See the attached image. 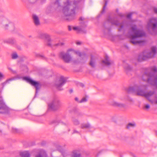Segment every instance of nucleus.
<instances>
[{"mask_svg": "<svg viewBox=\"0 0 157 157\" xmlns=\"http://www.w3.org/2000/svg\"><path fill=\"white\" fill-rule=\"evenodd\" d=\"M147 89V85H141L139 86H135L130 87L127 89L129 93L136 94L137 95L144 96L150 102L157 104V98L155 100L154 99L155 96V91H149L145 92Z\"/></svg>", "mask_w": 157, "mask_h": 157, "instance_id": "obj_1", "label": "nucleus"}, {"mask_svg": "<svg viewBox=\"0 0 157 157\" xmlns=\"http://www.w3.org/2000/svg\"><path fill=\"white\" fill-rule=\"evenodd\" d=\"M131 29L134 35L131 36L130 42L134 45L144 43L145 41L141 40L139 38L146 36V33L142 29H137L136 25L132 26Z\"/></svg>", "mask_w": 157, "mask_h": 157, "instance_id": "obj_2", "label": "nucleus"}, {"mask_svg": "<svg viewBox=\"0 0 157 157\" xmlns=\"http://www.w3.org/2000/svg\"><path fill=\"white\" fill-rule=\"evenodd\" d=\"M157 53V48L153 46L150 51H145L141 53L138 56L137 60L139 62H142L150 58H153Z\"/></svg>", "mask_w": 157, "mask_h": 157, "instance_id": "obj_3", "label": "nucleus"}, {"mask_svg": "<svg viewBox=\"0 0 157 157\" xmlns=\"http://www.w3.org/2000/svg\"><path fill=\"white\" fill-rule=\"evenodd\" d=\"M73 53H75L79 56H81L82 54L78 52H75L74 50L72 48L68 49L66 52H62L59 53L60 57L65 63H69L72 61L71 55Z\"/></svg>", "mask_w": 157, "mask_h": 157, "instance_id": "obj_4", "label": "nucleus"}, {"mask_svg": "<svg viewBox=\"0 0 157 157\" xmlns=\"http://www.w3.org/2000/svg\"><path fill=\"white\" fill-rule=\"evenodd\" d=\"M147 28L149 32L152 35L157 34V18L150 19L147 24Z\"/></svg>", "mask_w": 157, "mask_h": 157, "instance_id": "obj_5", "label": "nucleus"}, {"mask_svg": "<svg viewBox=\"0 0 157 157\" xmlns=\"http://www.w3.org/2000/svg\"><path fill=\"white\" fill-rule=\"evenodd\" d=\"M71 2H70L69 0H66V2H64L63 12L66 16L72 17L75 15V9H71Z\"/></svg>", "mask_w": 157, "mask_h": 157, "instance_id": "obj_6", "label": "nucleus"}, {"mask_svg": "<svg viewBox=\"0 0 157 157\" xmlns=\"http://www.w3.org/2000/svg\"><path fill=\"white\" fill-rule=\"evenodd\" d=\"M61 105V102L57 98H54L51 102L48 104L49 108L52 110H56L58 109L60 107Z\"/></svg>", "mask_w": 157, "mask_h": 157, "instance_id": "obj_7", "label": "nucleus"}, {"mask_svg": "<svg viewBox=\"0 0 157 157\" xmlns=\"http://www.w3.org/2000/svg\"><path fill=\"white\" fill-rule=\"evenodd\" d=\"M4 29L11 31L14 30L15 27L14 24L6 18H5L2 22Z\"/></svg>", "mask_w": 157, "mask_h": 157, "instance_id": "obj_8", "label": "nucleus"}, {"mask_svg": "<svg viewBox=\"0 0 157 157\" xmlns=\"http://www.w3.org/2000/svg\"><path fill=\"white\" fill-rule=\"evenodd\" d=\"M24 79L26 80L27 82L29 83L31 85L35 88L36 93L37 92L38 90L40 89L41 87V85L40 83L35 81L29 77H24Z\"/></svg>", "mask_w": 157, "mask_h": 157, "instance_id": "obj_9", "label": "nucleus"}, {"mask_svg": "<svg viewBox=\"0 0 157 157\" xmlns=\"http://www.w3.org/2000/svg\"><path fill=\"white\" fill-rule=\"evenodd\" d=\"M66 78L61 76L59 80L56 81L55 85L58 90H63L62 87L66 82Z\"/></svg>", "mask_w": 157, "mask_h": 157, "instance_id": "obj_10", "label": "nucleus"}, {"mask_svg": "<svg viewBox=\"0 0 157 157\" xmlns=\"http://www.w3.org/2000/svg\"><path fill=\"white\" fill-rule=\"evenodd\" d=\"M9 111V108L4 103L2 98H0V113H6Z\"/></svg>", "mask_w": 157, "mask_h": 157, "instance_id": "obj_11", "label": "nucleus"}, {"mask_svg": "<svg viewBox=\"0 0 157 157\" xmlns=\"http://www.w3.org/2000/svg\"><path fill=\"white\" fill-rule=\"evenodd\" d=\"M42 36V38H45V41L47 46L51 47L52 45L53 44L51 43V40L48 35L46 34H43Z\"/></svg>", "mask_w": 157, "mask_h": 157, "instance_id": "obj_12", "label": "nucleus"}, {"mask_svg": "<svg viewBox=\"0 0 157 157\" xmlns=\"http://www.w3.org/2000/svg\"><path fill=\"white\" fill-rule=\"evenodd\" d=\"M109 104L113 106L119 107L121 108H125V104L117 102L115 101H111L109 102Z\"/></svg>", "mask_w": 157, "mask_h": 157, "instance_id": "obj_13", "label": "nucleus"}, {"mask_svg": "<svg viewBox=\"0 0 157 157\" xmlns=\"http://www.w3.org/2000/svg\"><path fill=\"white\" fill-rule=\"evenodd\" d=\"M111 22L112 24L120 27L118 29V30L120 31H121L123 28L124 26V23L123 22L120 23L117 21H113Z\"/></svg>", "mask_w": 157, "mask_h": 157, "instance_id": "obj_14", "label": "nucleus"}, {"mask_svg": "<svg viewBox=\"0 0 157 157\" xmlns=\"http://www.w3.org/2000/svg\"><path fill=\"white\" fill-rule=\"evenodd\" d=\"M102 63L107 66H109L113 63V62L110 61L109 57L107 56H105V60H102Z\"/></svg>", "mask_w": 157, "mask_h": 157, "instance_id": "obj_15", "label": "nucleus"}, {"mask_svg": "<svg viewBox=\"0 0 157 157\" xmlns=\"http://www.w3.org/2000/svg\"><path fill=\"white\" fill-rule=\"evenodd\" d=\"M89 65L92 67L94 68L96 66L95 59L93 56H91Z\"/></svg>", "mask_w": 157, "mask_h": 157, "instance_id": "obj_16", "label": "nucleus"}, {"mask_svg": "<svg viewBox=\"0 0 157 157\" xmlns=\"http://www.w3.org/2000/svg\"><path fill=\"white\" fill-rule=\"evenodd\" d=\"M33 18L35 25L36 26L40 25V22L38 17L36 15H33Z\"/></svg>", "mask_w": 157, "mask_h": 157, "instance_id": "obj_17", "label": "nucleus"}, {"mask_svg": "<svg viewBox=\"0 0 157 157\" xmlns=\"http://www.w3.org/2000/svg\"><path fill=\"white\" fill-rule=\"evenodd\" d=\"M20 155L21 157H30V154L28 151H24L20 153Z\"/></svg>", "mask_w": 157, "mask_h": 157, "instance_id": "obj_18", "label": "nucleus"}, {"mask_svg": "<svg viewBox=\"0 0 157 157\" xmlns=\"http://www.w3.org/2000/svg\"><path fill=\"white\" fill-rule=\"evenodd\" d=\"M71 121L73 124L75 125H78L80 124L79 121L75 117H72L71 118Z\"/></svg>", "mask_w": 157, "mask_h": 157, "instance_id": "obj_19", "label": "nucleus"}, {"mask_svg": "<svg viewBox=\"0 0 157 157\" xmlns=\"http://www.w3.org/2000/svg\"><path fill=\"white\" fill-rule=\"evenodd\" d=\"M124 68L126 72L131 71L132 70V67L128 64H125Z\"/></svg>", "mask_w": 157, "mask_h": 157, "instance_id": "obj_20", "label": "nucleus"}, {"mask_svg": "<svg viewBox=\"0 0 157 157\" xmlns=\"http://www.w3.org/2000/svg\"><path fill=\"white\" fill-rule=\"evenodd\" d=\"M135 123H129L126 126V128L127 129H129L131 128H133L135 126Z\"/></svg>", "mask_w": 157, "mask_h": 157, "instance_id": "obj_21", "label": "nucleus"}, {"mask_svg": "<svg viewBox=\"0 0 157 157\" xmlns=\"http://www.w3.org/2000/svg\"><path fill=\"white\" fill-rule=\"evenodd\" d=\"M90 125L89 124H84L81 125V128L82 129L84 128H88L90 127Z\"/></svg>", "mask_w": 157, "mask_h": 157, "instance_id": "obj_22", "label": "nucleus"}, {"mask_svg": "<svg viewBox=\"0 0 157 157\" xmlns=\"http://www.w3.org/2000/svg\"><path fill=\"white\" fill-rule=\"evenodd\" d=\"M35 55L37 57L40 58L42 59H45V56L43 55H41L39 53H35Z\"/></svg>", "mask_w": 157, "mask_h": 157, "instance_id": "obj_23", "label": "nucleus"}, {"mask_svg": "<svg viewBox=\"0 0 157 157\" xmlns=\"http://www.w3.org/2000/svg\"><path fill=\"white\" fill-rule=\"evenodd\" d=\"M61 6L59 2V0H56L54 3V7L55 8L60 7Z\"/></svg>", "mask_w": 157, "mask_h": 157, "instance_id": "obj_24", "label": "nucleus"}, {"mask_svg": "<svg viewBox=\"0 0 157 157\" xmlns=\"http://www.w3.org/2000/svg\"><path fill=\"white\" fill-rule=\"evenodd\" d=\"M72 157H81V155L80 153L74 152Z\"/></svg>", "mask_w": 157, "mask_h": 157, "instance_id": "obj_25", "label": "nucleus"}, {"mask_svg": "<svg viewBox=\"0 0 157 157\" xmlns=\"http://www.w3.org/2000/svg\"><path fill=\"white\" fill-rule=\"evenodd\" d=\"M105 1V5L103 7V8L102 11V13H104L105 12V9L107 6V2L106 0H104Z\"/></svg>", "mask_w": 157, "mask_h": 157, "instance_id": "obj_26", "label": "nucleus"}, {"mask_svg": "<svg viewBox=\"0 0 157 157\" xmlns=\"http://www.w3.org/2000/svg\"><path fill=\"white\" fill-rule=\"evenodd\" d=\"M87 99L86 98H83L79 101V103H81L82 102H86L87 101Z\"/></svg>", "mask_w": 157, "mask_h": 157, "instance_id": "obj_27", "label": "nucleus"}, {"mask_svg": "<svg viewBox=\"0 0 157 157\" xmlns=\"http://www.w3.org/2000/svg\"><path fill=\"white\" fill-rule=\"evenodd\" d=\"M73 29L74 30H77L78 31L80 32L82 31V29L79 27H74Z\"/></svg>", "mask_w": 157, "mask_h": 157, "instance_id": "obj_28", "label": "nucleus"}, {"mask_svg": "<svg viewBox=\"0 0 157 157\" xmlns=\"http://www.w3.org/2000/svg\"><path fill=\"white\" fill-rule=\"evenodd\" d=\"M18 56L16 53H14L12 54V57L13 59H16L17 58Z\"/></svg>", "mask_w": 157, "mask_h": 157, "instance_id": "obj_29", "label": "nucleus"}, {"mask_svg": "<svg viewBox=\"0 0 157 157\" xmlns=\"http://www.w3.org/2000/svg\"><path fill=\"white\" fill-rule=\"evenodd\" d=\"M150 108V105L149 104H147L144 106V108L147 110L149 109Z\"/></svg>", "mask_w": 157, "mask_h": 157, "instance_id": "obj_30", "label": "nucleus"}, {"mask_svg": "<svg viewBox=\"0 0 157 157\" xmlns=\"http://www.w3.org/2000/svg\"><path fill=\"white\" fill-rule=\"evenodd\" d=\"M80 1H75L73 2V4L75 6L77 5L79 3Z\"/></svg>", "mask_w": 157, "mask_h": 157, "instance_id": "obj_31", "label": "nucleus"}, {"mask_svg": "<svg viewBox=\"0 0 157 157\" xmlns=\"http://www.w3.org/2000/svg\"><path fill=\"white\" fill-rule=\"evenodd\" d=\"M133 13H130L128 14L127 16V17L128 18H130Z\"/></svg>", "mask_w": 157, "mask_h": 157, "instance_id": "obj_32", "label": "nucleus"}, {"mask_svg": "<svg viewBox=\"0 0 157 157\" xmlns=\"http://www.w3.org/2000/svg\"><path fill=\"white\" fill-rule=\"evenodd\" d=\"M12 131L13 132H17L18 131L17 129L15 128H12Z\"/></svg>", "mask_w": 157, "mask_h": 157, "instance_id": "obj_33", "label": "nucleus"}, {"mask_svg": "<svg viewBox=\"0 0 157 157\" xmlns=\"http://www.w3.org/2000/svg\"><path fill=\"white\" fill-rule=\"evenodd\" d=\"M64 43H58L56 44H54L56 46H62L63 45Z\"/></svg>", "mask_w": 157, "mask_h": 157, "instance_id": "obj_34", "label": "nucleus"}, {"mask_svg": "<svg viewBox=\"0 0 157 157\" xmlns=\"http://www.w3.org/2000/svg\"><path fill=\"white\" fill-rule=\"evenodd\" d=\"M154 11L155 13L157 14V7H154Z\"/></svg>", "mask_w": 157, "mask_h": 157, "instance_id": "obj_35", "label": "nucleus"}, {"mask_svg": "<svg viewBox=\"0 0 157 157\" xmlns=\"http://www.w3.org/2000/svg\"><path fill=\"white\" fill-rule=\"evenodd\" d=\"M29 1L31 3H33L36 2V0H29Z\"/></svg>", "mask_w": 157, "mask_h": 157, "instance_id": "obj_36", "label": "nucleus"}, {"mask_svg": "<svg viewBox=\"0 0 157 157\" xmlns=\"http://www.w3.org/2000/svg\"><path fill=\"white\" fill-rule=\"evenodd\" d=\"M75 133H79V132L77 130H74L73 131V134Z\"/></svg>", "mask_w": 157, "mask_h": 157, "instance_id": "obj_37", "label": "nucleus"}, {"mask_svg": "<svg viewBox=\"0 0 157 157\" xmlns=\"http://www.w3.org/2000/svg\"><path fill=\"white\" fill-rule=\"evenodd\" d=\"M35 157H42V156L40 154H39L36 155Z\"/></svg>", "mask_w": 157, "mask_h": 157, "instance_id": "obj_38", "label": "nucleus"}, {"mask_svg": "<svg viewBox=\"0 0 157 157\" xmlns=\"http://www.w3.org/2000/svg\"><path fill=\"white\" fill-rule=\"evenodd\" d=\"M81 44V42H79V41L77 42L76 43V44L78 45H80Z\"/></svg>", "mask_w": 157, "mask_h": 157, "instance_id": "obj_39", "label": "nucleus"}, {"mask_svg": "<svg viewBox=\"0 0 157 157\" xmlns=\"http://www.w3.org/2000/svg\"><path fill=\"white\" fill-rule=\"evenodd\" d=\"M68 29L69 31H71V28L70 26H68Z\"/></svg>", "mask_w": 157, "mask_h": 157, "instance_id": "obj_40", "label": "nucleus"}, {"mask_svg": "<svg viewBox=\"0 0 157 157\" xmlns=\"http://www.w3.org/2000/svg\"><path fill=\"white\" fill-rule=\"evenodd\" d=\"M84 18L82 17H80L79 18V20L83 21L84 20Z\"/></svg>", "mask_w": 157, "mask_h": 157, "instance_id": "obj_41", "label": "nucleus"}, {"mask_svg": "<svg viewBox=\"0 0 157 157\" xmlns=\"http://www.w3.org/2000/svg\"><path fill=\"white\" fill-rule=\"evenodd\" d=\"M75 100L76 101H77L79 103V101H78V98H75Z\"/></svg>", "mask_w": 157, "mask_h": 157, "instance_id": "obj_42", "label": "nucleus"}, {"mask_svg": "<svg viewBox=\"0 0 157 157\" xmlns=\"http://www.w3.org/2000/svg\"><path fill=\"white\" fill-rule=\"evenodd\" d=\"M15 40H12V42L11 43L12 44H14L15 43Z\"/></svg>", "mask_w": 157, "mask_h": 157, "instance_id": "obj_43", "label": "nucleus"}, {"mask_svg": "<svg viewBox=\"0 0 157 157\" xmlns=\"http://www.w3.org/2000/svg\"><path fill=\"white\" fill-rule=\"evenodd\" d=\"M9 69L13 73H15V71H13L11 69H10V68H9Z\"/></svg>", "mask_w": 157, "mask_h": 157, "instance_id": "obj_44", "label": "nucleus"}, {"mask_svg": "<svg viewBox=\"0 0 157 157\" xmlns=\"http://www.w3.org/2000/svg\"><path fill=\"white\" fill-rule=\"evenodd\" d=\"M82 113H79L78 115V117H79V116H81L82 115Z\"/></svg>", "mask_w": 157, "mask_h": 157, "instance_id": "obj_45", "label": "nucleus"}, {"mask_svg": "<svg viewBox=\"0 0 157 157\" xmlns=\"http://www.w3.org/2000/svg\"><path fill=\"white\" fill-rule=\"evenodd\" d=\"M69 91H70V93H71L73 92V90H70Z\"/></svg>", "mask_w": 157, "mask_h": 157, "instance_id": "obj_46", "label": "nucleus"}, {"mask_svg": "<svg viewBox=\"0 0 157 157\" xmlns=\"http://www.w3.org/2000/svg\"><path fill=\"white\" fill-rule=\"evenodd\" d=\"M72 62L75 63H76V62H75V60H73Z\"/></svg>", "mask_w": 157, "mask_h": 157, "instance_id": "obj_47", "label": "nucleus"}, {"mask_svg": "<svg viewBox=\"0 0 157 157\" xmlns=\"http://www.w3.org/2000/svg\"><path fill=\"white\" fill-rule=\"evenodd\" d=\"M13 79H10L9 80H12Z\"/></svg>", "mask_w": 157, "mask_h": 157, "instance_id": "obj_48", "label": "nucleus"}, {"mask_svg": "<svg viewBox=\"0 0 157 157\" xmlns=\"http://www.w3.org/2000/svg\"><path fill=\"white\" fill-rule=\"evenodd\" d=\"M107 30L108 31H109V29H107Z\"/></svg>", "mask_w": 157, "mask_h": 157, "instance_id": "obj_49", "label": "nucleus"}, {"mask_svg": "<svg viewBox=\"0 0 157 157\" xmlns=\"http://www.w3.org/2000/svg\"><path fill=\"white\" fill-rule=\"evenodd\" d=\"M130 101H132V100H129Z\"/></svg>", "mask_w": 157, "mask_h": 157, "instance_id": "obj_50", "label": "nucleus"}, {"mask_svg": "<svg viewBox=\"0 0 157 157\" xmlns=\"http://www.w3.org/2000/svg\"><path fill=\"white\" fill-rule=\"evenodd\" d=\"M120 15V16H122V15Z\"/></svg>", "mask_w": 157, "mask_h": 157, "instance_id": "obj_51", "label": "nucleus"}]
</instances>
